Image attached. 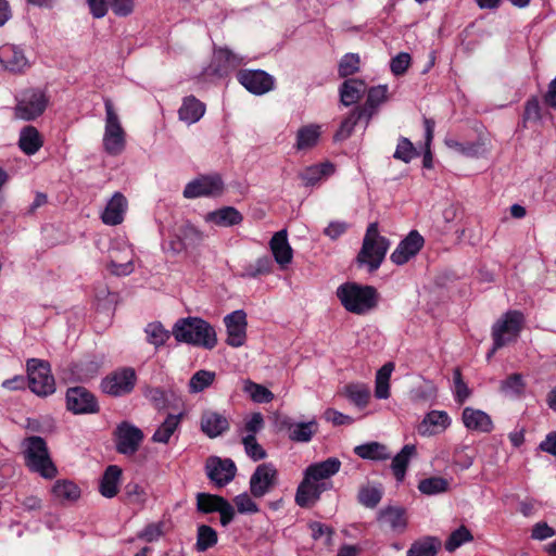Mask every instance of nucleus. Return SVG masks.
I'll return each mask as SVG.
<instances>
[{"label": "nucleus", "mask_w": 556, "mask_h": 556, "mask_svg": "<svg viewBox=\"0 0 556 556\" xmlns=\"http://www.w3.org/2000/svg\"><path fill=\"white\" fill-rule=\"evenodd\" d=\"M172 333L176 341L197 348L212 350L217 344L214 327L200 317L179 318L174 324Z\"/></svg>", "instance_id": "f257e3e1"}, {"label": "nucleus", "mask_w": 556, "mask_h": 556, "mask_svg": "<svg viewBox=\"0 0 556 556\" xmlns=\"http://www.w3.org/2000/svg\"><path fill=\"white\" fill-rule=\"evenodd\" d=\"M21 446L25 466L31 472L48 480L56 477L58 468L50 456L47 442L41 437H27L22 441Z\"/></svg>", "instance_id": "f03ea898"}, {"label": "nucleus", "mask_w": 556, "mask_h": 556, "mask_svg": "<svg viewBox=\"0 0 556 556\" xmlns=\"http://www.w3.org/2000/svg\"><path fill=\"white\" fill-rule=\"evenodd\" d=\"M337 296L348 312L357 315H364L372 311L379 299L376 288L356 282L341 285L337 289Z\"/></svg>", "instance_id": "7ed1b4c3"}, {"label": "nucleus", "mask_w": 556, "mask_h": 556, "mask_svg": "<svg viewBox=\"0 0 556 556\" xmlns=\"http://www.w3.org/2000/svg\"><path fill=\"white\" fill-rule=\"evenodd\" d=\"M389 245V240L380 236L378 224H369L357 255V262L361 265H366L369 271L377 270L386 257Z\"/></svg>", "instance_id": "20e7f679"}, {"label": "nucleus", "mask_w": 556, "mask_h": 556, "mask_svg": "<svg viewBox=\"0 0 556 556\" xmlns=\"http://www.w3.org/2000/svg\"><path fill=\"white\" fill-rule=\"evenodd\" d=\"M523 323L525 316L520 311L506 312L492 327V352L516 341Z\"/></svg>", "instance_id": "39448f33"}, {"label": "nucleus", "mask_w": 556, "mask_h": 556, "mask_svg": "<svg viewBox=\"0 0 556 556\" xmlns=\"http://www.w3.org/2000/svg\"><path fill=\"white\" fill-rule=\"evenodd\" d=\"M104 106L105 128L103 135V147L110 155H118L125 149L126 134L110 99L104 100Z\"/></svg>", "instance_id": "423d86ee"}, {"label": "nucleus", "mask_w": 556, "mask_h": 556, "mask_svg": "<svg viewBox=\"0 0 556 556\" xmlns=\"http://www.w3.org/2000/svg\"><path fill=\"white\" fill-rule=\"evenodd\" d=\"M28 387L33 393L46 397L55 392V380L48 362L30 358L27 361Z\"/></svg>", "instance_id": "0eeeda50"}, {"label": "nucleus", "mask_w": 556, "mask_h": 556, "mask_svg": "<svg viewBox=\"0 0 556 556\" xmlns=\"http://www.w3.org/2000/svg\"><path fill=\"white\" fill-rule=\"evenodd\" d=\"M136 381L137 375L135 369L130 367H124L111 372L105 378H103L101 381V390L103 393L111 396H124L134 390Z\"/></svg>", "instance_id": "6e6552de"}, {"label": "nucleus", "mask_w": 556, "mask_h": 556, "mask_svg": "<svg viewBox=\"0 0 556 556\" xmlns=\"http://www.w3.org/2000/svg\"><path fill=\"white\" fill-rule=\"evenodd\" d=\"M224 192V181L218 174L203 175L189 181L182 191L186 199L218 197Z\"/></svg>", "instance_id": "1a4fd4ad"}, {"label": "nucleus", "mask_w": 556, "mask_h": 556, "mask_svg": "<svg viewBox=\"0 0 556 556\" xmlns=\"http://www.w3.org/2000/svg\"><path fill=\"white\" fill-rule=\"evenodd\" d=\"M197 508L204 514L219 513L223 527H227L236 514L233 506L227 500L208 493L197 494Z\"/></svg>", "instance_id": "9d476101"}, {"label": "nucleus", "mask_w": 556, "mask_h": 556, "mask_svg": "<svg viewBox=\"0 0 556 556\" xmlns=\"http://www.w3.org/2000/svg\"><path fill=\"white\" fill-rule=\"evenodd\" d=\"M278 482V471L270 463L256 467L250 478V492L254 497H263L269 493Z\"/></svg>", "instance_id": "9b49d317"}, {"label": "nucleus", "mask_w": 556, "mask_h": 556, "mask_svg": "<svg viewBox=\"0 0 556 556\" xmlns=\"http://www.w3.org/2000/svg\"><path fill=\"white\" fill-rule=\"evenodd\" d=\"M238 81L251 93L265 94L275 88V78L262 70H240Z\"/></svg>", "instance_id": "f8f14e48"}, {"label": "nucleus", "mask_w": 556, "mask_h": 556, "mask_svg": "<svg viewBox=\"0 0 556 556\" xmlns=\"http://www.w3.org/2000/svg\"><path fill=\"white\" fill-rule=\"evenodd\" d=\"M48 99L40 90H26L22 93L17 105L16 116L30 121L41 115L47 106Z\"/></svg>", "instance_id": "ddd939ff"}, {"label": "nucleus", "mask_w": 556, "mask_h": 556, "mask_svg": "<svg viewBox=\"0 0 556 556\" xmlns=\"http://www.w3.org/2000/svg\"><path fill=\"white\" fill-rule=\"evenodd\" d=\"M66 407L76 415L94 414L99 412L97 399L84 387H74L67 390Z\"/></svg>", "instance_id": "4468645a"}, {"label": "nucleus", "mask_w": 556, "mask_h": 556, "mask_svg": "<svg viewBox=\"0 0 556 556\" xmlns=\"http://www.w3.org/2000/svg\"><path fill=\"white\" fill-rule=\"evenodd\" d=\"M115 434L116 448L118 453L124 455L135 454L143 440V432L128 421L121 422L115 430Z\"/></svg>", "instance_id": "2eb2a0df"}, {"label": "nucleus", "mask_w": 556, "mask_h": 556, "mask_svg": "<svg viewBox=\"0 0 556 556\" xmlns=\"http://www.w3.org/2000/svg\"><path fill=\"white\" fill-rule=\"evenodd\" d=\"M206 475L216 486L222 488L233 480L237 467L230 458L210 457L205 465Z\"/></svg>", "instance_id": "dca6fc26"}, {"label": "nucleus", "mask_w": 556, "mask_h": 556, "mask_svg": "<svg viewBox=\"0 0 556 556\" xmlns=\"http://www.w3.org/2000/svg\"><path fill=\"white\" fill-rule=\"evenodd\" d=\"M224 324L227 330V344L232 348H240L247 340V314L242 309H237L224 317Z\"/></svg>", "instance_id": "f3484780"}, {"label": "nucleus", "mask_w": 556, "mask_h": 556, "mask_svg": "<svg viewBox=\"0 0 556 556\" xmlns=\"http://www.w3.org/2000/svg\"><path fill=\"white\" fill-rule=\"evenodd\" d=\"M424 243L422 236L418 231L412 230L392 252L390 260L396 265H403L420 251Z\"/></svg>", "instance_id": "a211bd4d"}, {"label": "nucleus", "mask_w": 556, "mask_h": 556, "mask_svg": "<svg viewBox=\"0 0 556 556\" xmlns=\"http://www.w3.org/2000/svg\"><path fill=\"white\" fill-rule=\"evenodd\" d=\"M0 63L12 73H22L29 67L24 50L15 45H3L0 48Z\"/></svg>", "instance_id": "6ab92c4d"}, {"label": "nucleus", "mask_w": 556, "mask_h": 556, "mask_svg": "<svg viewBox=\"0 0 556 556\" xmlns=\"http://www.w3.org/2000/svg\"><path fill=\"white\" fill-rule=\"evenodd\" d=\"M451 418L444 410H431L425 415L417 427L422 437L437 435L444 432L451 426Z\"/></svg>", "instance_id": "aec40b11"}, {"label": "nucleus", "mask_w": 556, "mask_h": 556, "mask_svg": "<svg viewBox=\"0 0 556 556\" xmlns=\"http://www.w3.org/2000/svg\"><path fill=\"white\" fill-rule=\"evenodd\" d=\"M127 206L128 202L125 195L121 192H115L108 201L103 212L101 213L102 223L109 226L122 224Z\"/></svg>", "instance_id": "412c9836"}, {"label": "nucleus", "mask_w": 556, "mask_h": 556, "mask_svg": "<svg viewBox=\"0 0 556 556\" xmlns=\"http://www.w3.org/2000/svg\"><path fill=\"white\" fill-rule=\"evenodd\" d=\"M330 486L331 483H317L304 475V479L296 490L295 503L301 507H307L316 502L320 494Z\"/></svg>", "instance_id": "4be33fe9"}, {"label": "nucleus", "mask_w": 556, "mask_h": 556, "mask_svg": "<svg viewBox=\"0 0 556 556\" xmlns=\"http://www.w3.org/2000/svg\"><path fill=\"white\" fill-rule=\"evenodd\" d=\"M269 248L276 263L286 268L293 258V250L288 242V232L286 229L277 231L269 241Z\"/></svg>", "instance_id": "5701e85b"}, {"label": "nucleus", "mask_w": 556, "mask_h": 556, "mask_svg": "<svg viewBox=\"0 0 556 556\" xmlns=\"http://www.w3.org/2000/svg\"><path fill=\"white\" fill-rule=\"evenodd\" d=\"M378 520L394 533H403L407 528L406 510L400 506H388L379 511Z\"/></svg>", "instance_id": "b1692460"}, {"label": "nucleus", "mask_w": 556, "mask_h": 556, "mask_svg": "<svg viewBox=\"0 0 556 556\" xmlns=\"http://www.w3.org/2000/svg\"><path fill=\"white\" fill-rule=\"evenodd\" d=\"M243 56L235 53L228 48H218L214 51V73L218 76L227 75L231 70L243 63Z\"/></svg>", "instance_id": "393cba45"}, {"label": "nucleus", "mask_w": 556, "mask_h": 556, "mask_svg": "<svg viewBox=\"0 0 556 556\" xmlns=\"http://www.w3.org/2000/svg\"><path fill=\"white\" fill-rule=\"evenodd\" d=\"M341 468V462L337 457H329L324 462L309 465L304 475L317 483H326L325 480L334 476Z\"/></svg>", "instance_id": "a878e982"}, {"label": "nucleus", "mask_w": 556, "mask_h": 556, "mask_svg": "<svg viewBox=\"0 0 556 556\" xmlns=\"http://www.w3.org/2000/svg\"><path fill=\"white\" fill-rule=\"evenodd\" d=\"M462 419L465 427L470 431L489 433L493 430L492 419L483 410L465 407Z\"/></svg>", "instance_id": "bb28decb"}, {"label": "nucleus", "mask_w": 556, "mask_h": 556, "mask_svg": "<svg viewBox=\"0 0 556 556\" xmlns=\"http://www.w3.org/2000/svg\"><path fill=\"white\" fill-rule=\"evenodd\" d=\"M201 429L208 438H217L229 429V422L224 415L206 410L201 417Z\"/></svg>", "instance_id": "cd10ccee"}, {"label": "nucleus", "mask_w": 556, "mask_h": 556, "mask_svg": "<svg viewBox=\"0 0 556 556\" xmlns=\"http://www.w3.org/2000/svg\"><path fill=\"white\" fill-rule=\"evenodd\" d=\"M51 492L54 500L61 504L74 503L81 495L80 488L75 482L67 479L56 480Z\"/></svg>", "instance_id": "c85d7f7f"}, {"label": "nucleus", "mask_w": 556, "mask_h": 556, "mask_svg": "<svg viewBox=\"0 0 556 556\" xmlns=\"http://www.w3.org/2000/svg\"><path fill=\"white\" fill-rule=\"evenodd\" d=\"M203 240V233L192 225L180 228V235L172 240L169 245L173 252L179 253L188 247H195Z\"/></svg>", "instance_id": "c756f323"}, {"label": "nucleus", "mask_w": 556, "mask_h": 556, "mask_svg": "<svg viewBox=\"0 0 556 556\" xmlns=\"http://www.w3.org/2000/svg\"><path fill=\"white\" fill-rule=\"evenodd\" d=\"M388 100V86L379 85L368 90L367 100L363 108H357L366 118V125L377 109Z\"/></svg>", "instance_id": "7c9ffc66"}, {"label": "nucleus", "mask_w": 556, "mask_h": 556, "mask_svg": "<svg viewBox=\"0 0 556 556\" xmlns=\"http://www.w3.org/2000/svg\"><path fill=\"white\" fill-rule=\"evenodd\" d=\"M334 173V166L330 162L307 166L300 174L304 186L312 187Z\"/></svg>", "instance_id": "2f4dec72"}, {"label": "nucleus", "mask_w": 556, "mask_h": 556, "mask_svg": "<svg viewBox=\"0 0 556 556\" xmlns=\"http://www.w3.org/2000/svg\"><path fill=\"white\" fill-rule=\"evenodd\" d=\"M205 113V104L193 96L186 97L178 111L179 118L191 125L202 118Z\"/></svg>", "instance_id": "473e14b6"}, {"label": "nucleus", "mask_w": 556, "mask_h": 556, "mask_svg": "<svg viewBox=\"0 0 556 556\" xmlns=\"http://www.w3.org/2000/svg\"><path fill=\"white\" fill-rule=\"evenodd\" d=\"M243 217L241 213L232 207L225 206L219 210L210 212L205 216V220L208 223H213L220 227H230L238 225L242 222Z\"/></svg>", "instance_id": "72a5a7b5"}, {"label": "nucleus", "mask_w": 556, "mask_h": 556, "mask_svg": "<svg viewBox=\"0 0 556 556\" xmlns=\"http://www.w3.org/2000/svg\"><path fill=\"white\" fill-rule=\"evenodd\" d=\"M122 476V470L119 467L115 465L109 466L100 481V493L106 497L112 498L118 492L119 479Z\"/></svg>", "instance_id": "f704fd0d"}, {"label": "nucleus", "mask_w": 556, "mask_h": 556, "mask_svg": "<svg viewBox=\"0 0 556 556\" xmlns=\"http://www.w3.org/2000/svg\"><path fill=\"white\" fill-rule=\"evenodd\" d=\"M320 126L306 125L301 127L296 132V141L294 148L298 151H307L317 146L320 138Z\"/></svg>", "instance_id": "c9c22d12"}, {"label": "nucleus", "mask_w": 556, "mask_h": 556, "mask_svg": "<svg viewBox=\"0 0 556 556\" xmlns=\"http://www.w3.org/2000/svg\"><path fill=\"white\" fill-rule=\"evenodd\" d=\"M354 453L358 457L369 460H387L391 457L388 447L376 441L355 446Z\"/></svg>", "instance_id": "e433bc0d"}, {"label": "nucleus", "mask_w": 556, "mask_h": 556, "mask_svg": "<svg viewBox=\"0 0 556 556\" xmlns=\"http://www.w3.org/2000/svg\"><path fill=\"white\" fill-rule=\"evenodd\" d=\"M124 254V257L119 254H112L111 256L109 268L116 276H128L135 270L132 250L125 245Z\"/></svg>", "instance_id": "4c0bfd02"}, {"label": "nucleus", "mask_w": 556, "mask_h": 556, "mask_svg": "<svg viewBox=\"0 0 556 556\" xmlns=\"http://www.w3.org/2000/svg\"><path fill=\"white\" fill-rule=\"evenodd\" d=\"M416 454V446L406 444L403 448L392 458L391 468L395 479L402 482L406 475V469L410 458Z\"/></svg>", "instance_id": "58836bf2"}, {"label": "nucleus", "mask_w": 556, "mask_h": 556, "mask_svg": "<svg viewBox=\"0 0 556 556\" xmlns=\"http://www.w3.org/2000/svg\"><path fill=\"white\" fill-rule=\"evenodd\" d=\"M342 394L359 408L367 406L370 399V389L362 382L349 383L343 387Z\"/></svg>", "instance_id": "ea45409f"}, {"label": "nucleus", "mask_w": 556, "mask_h": 556, "mask_svg": "<svg viewBox=\"0 0 556 556\" xmlns=\"http://www.w3.org/2000/svg\"><path fill=\"white\" fill-rule=\"evenodd\" d=\"M18 146L25 154H35L42 146L39 131L33 126L24 127L20 132Z\"/></svg>", "instance_id": "a19ab883"}, {"label": "nucleus", "mask_w": 556, "mask_h": 556, "mask_svg": "<svg viewBox=\"0 0 556 556\" xmlns=\"http://www.w3.org/2000/svg\"><path fill=\"white\" fill-rule=\"evenodd\" d=\"M441 547V541L435 536H425L415 541L406 556H435Z\"/></svg>", "instance_id": "79ce46f5"}, {"label": "nucleus", "mask_w": 556, "mask_h": 556, "mask_svg": "<svg viewBox=\"0 0 556 556\" xmlns=\"http://www.w3.org/2000/svg\"><path fill=\"white\" fill-rule=\"evenodd\" d=\"M365 91V84L358 79H348L340 88L341 102L349 106L356 103L363 92Z\"/></svg>", "instance_id": "37998d69"}, {"label": "nucleus", "mask_w": 556, "mask_h": 556, "mask_svg": "<svg viewBox=\"0 0 556 556\" xmlns=\"http://www.w3.org/2000/svg\"><path fill=\"white\" fill-rule=\"evenodd\" d=\"M318 426L315 420L307 422H295L289 426V438L294 442L306 443L317 432Z\"/></svg>", "instance_id": "c03bdc74"}, {"label": "nucleus", "mask_w": 556, "mask_h": 556, "mask_svg": "<svg viewBox=\"0 0 556 556\" xmlns=\"http://www.w3.org/2000/svg\"><path fill=\"white\" fill-rule=\"evenodd\" d=\"M394 369L393 363L384 364L376 375L375 396L377 399H388L390 396V377Z\"/></svg>", "instance_id": "a18cd8bd"}, {"label": "nucleus", "mask_w": 556, "mask_h": 556, "mask_svg": "<svg viewBox=\"0 0 556 556\" xmlns=\"http://www.w3.org/2000/svg\"><path fill=\"white\" fill-rule=\"evenodd\" d=\"M180 422V415L169 414L162 425L155 430L152 440L157 443H167Z\"/></svg>", "instance_id": "49530a36"}, {"label": "nucleus", "mask_w": 556, "mask_h": 556, "mask_svg": "<svg viewBox=\"0 0 556 556\" xmlns=\"http://www.w3.org/2000/svg\"><path fill=\"white\" fill-rule=\"evenodd\" d=\"M526 383L520 374H511L501 382V391L509 397H519L525 393Z\"/></svg>", "instance_id": "de8ad7c7"}, {"label": "nucleus", "mask_w": 556, "mask_h": 556, "mask_svg": "<svg viewBox=\"0 0 556 556\" xmlns=\"http://www.w3.org/2000/svg\"><path fill=\"white\" fill-rule=\"evenodd\" d=\"M215 376L214 371L198 370L189 380V392L193 394L202 392L214 382Z\"/></svg>", "instance_id": "09e8293b"}, {"label": "nucleus", "mask_w": 556, "mask_h": 556, "mask_svg": "<svg viewBox=\"0 0 556 556\" xmlns=\"http://www.w3.org/2000/svg\"><path fill=\"white\" fill-rule=\"evenodd\" d=\"M273 270V261L269 256L264 255L258 257L254 263L244 267L242 277L256 278L261 275H268Z\"/></svg>", "instance_id": "8fccbe9b"}, {"label": "nucleus", "mask_w": 556, "mask_h": 556, "mask_svg": "<svg viewBox=\"0 0 556 556\" xmlns=\"http://www.w3.org/2000/svg\"><path fill=\"white\" fill-rule=\"evenodd\" d=\"M448 485V481L442 477H430L419 482L418 490L426 495H435L447 491Z\"/></svg>", "instance_id": "3c124183"}, {"label": "nucleus", "mask_w": 556, "mask_h": 556, "mask_svg": "<svg viewBox=\"0 0 556 556\" xmlns=\"http://www.w3.org/2000/svg\"><path fill=\"white\" fill-rule=\"evenodd\" d=\"M217 543V532L210 526L201 525L198 527L197 549L204 552Z\"/></svg>", "instance_id": "603ef678"}, {"label": "nucleus", "mask_w": 556, "mask_h": 556, "mask_svg": "<svg viewBox=\"0 0 556 556\" xmlns=\"http://www.w3.org/2000/svg\"><path fill=\"white\" fill-rule=\"evenodd\" d=\"M243 391L256 403H269L274 399V394L267 388L251 380L244 381Z\"/></svg>", "instance_id": "864d4df0"}, {"label": "nucleus", "mask_w": 556, "mask_h": 556, "mask_svg": "<svg viewBox=\"0 0 556 556\" xmlns=\"http://www.w3.org/2000/svg\"><path fill=\"white\" fill-rule=\"evenodd\" d=\"M144 332L150 344L159 348L169 339V332L164 329L160 323H150L147 325Z\"/></svg>", "instance_id": "5fc2aeb1"}, {"label": "nucleus", "mask_w": 556, "mask_h": 556, "mask_svg": "<svg viewBox=\"0 0 556 556\" xmlns=\"http://www.w3.org/2000/svg\"><path fill=\"white\" fill-rule=\"evenodd\" d=\"M365 118V115L356 108L353 110L350 115L341 123L339 130L336 134L337 140H344L350 137L355 125L362 119Z\"/></svg>", "instance_id": "6e6d98bb"}, {"label": "nucleus", "mask_w": 556, "mask_h": 556, "mask_svg": "<svg viewBox=\"0 0 556 556\" xmlns=\"http://www.w3.org/2000/svg\"><path fill=\"white\" fill-rule=\"evenodd\" d=\"M417 155L418 152L412 141L405 137H401L399 139L393 157L404 163H409Z\"/></svg>", "instance_id": "4d7b16f0"}, {"label": "nucleus", "mask_w": 556, "mask_h": 556, "mask_svg": "<svg viewBox=\"0 0 556 556\" xmlns=\"http://www.w3.org/2000/svg\"><path fill=\"white\" fill-rule=\"evenodd\" d=\"M382 498V491L377 486L366 485L358 492V501L368 508L376 507Z\"/></svg>", "instance_id": "13d9d810"}, {"label": "nucleus", "mask_w": 556, "mask_h": 556, "mask_svg": "<svg viewBox=\"0 0 556 556\" xmlns=\"http://www.w3.org/2000/svg\"><path fill=\"white\" fill-rule=\"evenodd\" d=\"M472 539L470 531L465 526H462L451 533L450 538L445 542V548L448 552H453L464 543L472 541Z\"/></svg>", "instance_id": "bf43d9fd"}, {"label": "nucleus", "mask_w": 556, "mask_h": 556, "mask_svg": "<svg viewBox=\"0 0 556 556\" xmlns=\"http://www.w3.org/2000/svg\"><path fill=\"white\" fill-rule=\"evenodd\" d=\"M424 126H425V146H426V152L422 160V165L426 168L432 167V154L430 151V144L433 139V132H434V126L435 123L431 118H425L424 119Z\"/></svg>", "instance_id": "052dcab7"}, {"label": "nucleus", "mask_w": 556, "mask_h": 556, "mask_svg": "<svg viewBox=\"0 0 556 556\" xmlns=\"http://www.w3.org/2000/svg\"><path fill=\"white\" fill-rule=\"evenodd\" d=\"M359 68V56L355 53H348L342 56L339 63V75L346 77L356 73Z\"/></svg>", "instance_id": "680f3d73"}, {"label": "nucleus", "mask_w": 556, "mask_h": 556, "mask_svg": "<svg viewBox=\"0 0 556 556\" xmlns=\"http://www.w3.org/2000/svg\"><path fill=\"white\" fill-rule=\"evenodd\" d=\"M244 451L253 460H261L266 457L265 450L257 443L255 435L247 434L242 439Z\"/></svg>", "instance_id": "e2e57ef3"}, {"label": "nucleus", "mask_w": 556, "mask_h": 556, "mask_svg": "<svg viewBox=\"0 0 556 556\" xmlns=\"http://www.w3.org/2000/svg\"><path fill=\"white\" fill-rule=\"evenodd\" d=\"M233 502L240 514H255L258 511L257 504L245 492L237 495Z\"/></svg>", "instance_id": "0e129e2a"}, {"label": "nucleus", "mask_w": 556, "mask_h": 556, "mask_svg": "<svg viewBox=\"0 0 556 556\" xmlns=\"http://www.w3.org/2000/svg\"><path fill=\"white\" fill-rule=\"evenodd\" d=\"M410 60L412 59L408 53H406V52L399 53L391 60V63H390L391 72L396 76L403 75L407 71V68L410 64Z\"/></svg>", "instance_id": "69168bd1"}, {"label": "nucleus", "mask_w": 556, "mask_h": 556, "mask_svg": "<svg viewBox=\"0 0 556 556\" xmlns=\"http://www.w3.org/2000/svg\"><path fill=\"white\" fill-rule=\"evenodd\" d=\"M163 535V522L149 523L138 533V538L147 542L157 541Z\"/></svg>", "instance_id": "338daca9"}, {"label": "nucleus", "mask_w": 556, "mask_h": 556, "mask_svg": "<svg viewBox=\"0 0 556 556\" xmlns=\"http://www.w3.org/2000/svg\"><path fill=\"white\" fill-rule=\"evenodd\" d=\"M108 4L117 16H128L135 8V0H108Z\"/></svg>", "instance_id": "774afa93"}]
</instances>
